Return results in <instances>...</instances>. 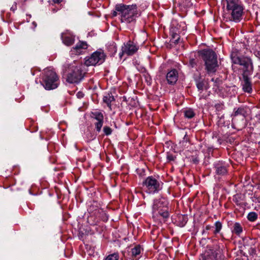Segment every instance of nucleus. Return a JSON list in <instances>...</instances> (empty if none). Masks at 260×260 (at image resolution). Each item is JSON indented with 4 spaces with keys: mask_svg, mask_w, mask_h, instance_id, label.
I'll return each mask as SVG.
<instances>
[{
    "mask_svg": "<svg viewBox=\"0 0 260 260\" xmlns=\"http://www.w3.org/2000/svg\"><path fill=\"white\" fill-rule=\"evenodd\" d=\"M68 68L66 70L68 72L66 81L70 83H78L80 82L84 77L82 64H66L64 66Z\"/></svg>",
    "mask_w": 260,
    "mask_h": 260,
    "instance_id": "nucleus-3",
    "label": "nucleus"
},
{
    "mask_svg": "<svg viewBox=\"0 0 260 260\" xmlns=\"http://www.w3.org/2000/svg\"><path fill=\"white\" fill-rule=\"evenodd\" d=\"M200 55L205 62V69L208 73H215L218 67L217 55L213 50H203Z\"/></svg>",
    "mask_w": 260,
    "mask_h": 260,
    "instance_id": "nucleus-1",
    "label": "nucleus"
},
{
    "mask_svg": "<svg viewBox=\"0 0 260 260\" xmlns=\"http://www.w3.org/2000/svg\"><path fill=\"white\" fill-rule=\"evenodd\" d=\"M170 35L171 36V42L177 44L178 43V41L180 39V37L179 35V31L176 27H172L170 29Z\"/></svg>",
    "mask_w": 260,
    "mask_h": 260,
    "instance_id": "nucleus-17",
    "label": "nucleus"
},
{
    "mask_svg": "<svg viewBox=\"0 0 260 260\" xmlns=\"http://www.w3.org/2000/svg\"><path fill=\"white\" fill-rule=\"evenodd\" d=\"M92 117L97 120V122L95 123V128L96 131L100 132L103 124L104 116L100 112H92Z\"/></svg>",
    "mask_w": 260,
    "mask_h": 260,
    "instance_id": "nucleus-12",
    "label": "nucleus"
},
{
    "mask_svg": "<svg viewBox=\"0 0 260 260\" xmlns=\"http://www.w3.org/2000/svg\"><path fill=\"white\" fill-rule=\"evenodd\" d=\"M117 12L116 10L115 11H113V12L112 13V16L113 17H115L117 16Z\"/></svg>",
    "mask_w": 260,
    "mask_h": 260,
    "instance_id": "nucleus-35",
    "label": "nucleus"
},
{
    "mask_svg": "<svg viewBox=\"0 0 260 260\" xmlns=\"http://www.w3.org/2000/svg\"><path fill=\"white\" fill-rule=\"evenodd\" d=\"M194 79L198 90L203 91L205 88L204 79L202 78L200 74H195Z\"/></svg>",
    "mask_w": 260,
    "mask_h": 260,
    "instance_id": "nucleus-15",
    "label": "nucleus"
},
{
    "mask_svg": "<svg viewBox=\"0 0 260 260\" xmlns=\"http://www.w3.org/2000/svg\"><path fill=\"white\" fill-rule=\"evenodd\" d=\"M211 80H212V81H214V78H212Z\"/></svg>",
    "mask_w": 260,
    "mask_h": 260,
    "instance_id": "nucleus-39",
    "label": "nucleus"
},
{
    "mask_svg": "<svg viewBox=\"0 0 260 260\" xmlns=\"http://www.w3.org/2000/svg\"><path fill=\"white\" fill-rule=\"evenodd\" d=\"M189 64L191 67H193L196 64L195 60L194 59H191L189 61Z\"/></svg>",
    "mask_w": 260,
    "mask_h": 260,
    "instance_id": "nucleus-31",
    "label": "nucleus"
},
{
    "mask_svg": "<svg viewBox=\"0 0 260 260\" xmlns=\"http://www.w3.org/2000/svg\"><path fill=\"white\" fill-rule=\"evenodd\" d=\"M138 50V47L134 42L129 41L122 47V54H126L127 55H132L135 53Z\"/></svg>",
    "mask_w": 260,
    "mask_h": 260,
    "instance_id": "nucleus-10",
    "label": "nucleus"
},
{
    "mask_svg": "<svg viewBox=\"0 0 260 260\" xmlns=\"http://www.w3.org/2000/svg\"><path fill=\"white\" fill-rule=\"evenodd\" d=\"M226 9L231 11L232 19L235 22H239L242 19L243 8L238 1H226Z\"/></svg>",
    "mask_w": 260,
    "mask_h": 260,
    "instance_id": "nucleus-7",
    "label": "nucleus"
},
{
    "mask_svg": "<svg viewBox=\"0 0 260 260\" xmlns=\"http://www.w3.org/2000/svg\"><path fill=\"white\" fill-rule=\"evenodd\" d=\"M184 113L185 117L188 118H191L195 115L193 111L191 109L185 110Z\"/></svg>",
    "mask_w": 260,
    "mask_h": 260,
    "instance_id": "nucleus-25",
    "label": "nucleus"
},
{
    "mask_svg": "<svg viewBox=\"0 0 260 260\" xmlns=\"http://www.w3.org/2000/svg\"><path fill=\"white\" fill-rule=\"evenodd\" d=\"M178 72L176 69H173L169 72L166 75V79L168 83L173 85L178 80Z\"/></svg>",
    "mask_w": 260,
    "mask_h": 260,
    "instance_id": "nucleus-13",
    "label": "nucleus"
},
{
    "mask_svg": "<svg viewBox=\"0 0 260 260\" xmlns=\"http://www.w3.org/2000/svg\"><path fill=\"white\" fill-rule=\"evenodd\" d=\"M105 260H118V255L117 253L109 255Z\"/></svg>",
    "mask_w": 260,
    "mask_h": 260,
    "instance_id": "nucleus-28",
    "label": "nucleus"
},
{
    "mask_svg": "<svg viewBox=\"0 0 260 260\" xmlns=\"http://www.w3.org/2000/svg\"><path fill=\"white\" fill-rule=\"evenodd\" d=\"M246 115V112L244 107H239L238 109H234V111L232 116L233 117H236L238 115H241L245 117Z\"/></svg>",
    "mask_w": 260,
    "mask_h": 260,
    "instance_id": "nucleus-22",
    "label": "nucleus"
},
{
    "mask_svg": "<svg viewBox=\"0 0 260 260\" xmlns=\"http://www.w3.org/2000/svg\"><path fill=\"white\" fill-rule=\"evenodd\" d=\"M115 10L121 14V22L130 23L133 20V17L138 14L136 5L118 4L116 5Z\"/></svg>",
    "mask_w": 260,
    "mask_h": 260,
    "instance_id": "nucleus-2",
    "label": "nucleus"
},
{
    "mask_svg": "<svg viewBox=\"0 0 260 260\" xmlns=\"http://www.w3.org/2000/svg\"><path fill=\"white\" fill-rule=\"evenodd\" d=\"M259 79H260V73H259Z\"/></svg>",
    "mask_w": 260,
    "mask_h": 260,
    "instance_id": "nucleus-40",
    "label": "nucleus"
},
{
    "mask_svg": "<svg viewBox=\"0 0 260 260\" xmlns=\"http://www.w3.org/2000/svg\"><path fill=\"white\" fill-rule=\"evenodd\" d=\"M257 218V215L256 213L252 212L249 213L247 215L248 219L250 221H255Z\"/></svg>",
    "mask_w": 260,
    "mask_h": 260,
    "instance_id": "nucleus-27",
    "label": "nucleus"
},
{
    "mask_svg": "<svg viewBox=\"0 0 260 260\" xmlns=\"http://www.w3.org/2000/svg\"><path fill=\"white\" fill-rule=\"evenodd\" d=\"M87 44L85 42H80L76 44L75 47L73 48V50L76 51L77 53L80 52L81 49H86L87 48Z\"/></svg>",
    "mask_w": 260,
    "mask_h": 260,
    "instance_id": "nucleus-20",
    "label": "nucleus"
},
{
    "mask_svg": "<svg viewBox=\"0 0 260 260\" xmlns=\"http://www.w3.org/2000/svg\"><path fill=\"white\" fill-rule=\"evenodd\" d=\"M15 5H13L12 7L11 8V10L13 11H14L15 10H16V3H14Z\"/></svg>",
    "mask_w": 260,
    "mask_h": 260,
    "instance_id": "nucleus-34",
    "label": "nucleus"
},
{
    "mask_svg": "<svg viewBox=\"0 0 260 260\" xmlns=\"http://www.w3.org/2000/svg\"><path fill=\"white\" fill-rule=\"evenodd\" d=\"M105 59V55L102 51L93 52L90 57L85 58V64L87 66H95L102 63Z\"/></svg>",
    "mask_w": 260,
    "mask_h": 260,
    "instance_id": "nucleus-9",
    "label": "nucleus"
},
{
    "mask_svg": "<svg viewBox=\"0 0 260 260\" xmlns=\"http://www.w3.org/2000/svg\"><path fill=\"white\" fill-rule=\"evenodd\" d=\"M199 159L197 157L192 158L191 161L194 164H197L199 162Z\"/></svg>",
    "mask_w": 260,
    "mask_h": 260,
    "instance_id": "nucleus-33",
    "label": "nucleus"
},
{
    "mask_svg": "<svg viewBox=\"0 0 260 260\" xmlns=\"http://www.w3.org/2000/svg\"><path fill=\"white\" fill-rule=\"evenodd\" d=\"M61 1H53L54 3V4H59L60 3Z\"/></svg>",
    "mask_w": 260,
    "mask_h": 260,
    "instance_id": "nucleus-36",
    "label": "nucleus"
},
{
    "mask_svg": "<svg viewBox=\"0 0 260 260\" xmlns=\"http://www.w3.org/2000/svg\"><path fill=\"white\" fill-rule=\"evenodd\" d=\"M77 96L78 98H82L84 96V94L82 92H78L77 93Z\"/></svg>",
    "mask_w": 260,
    "mask_h": 260,
    "instance_id": "nucleus-32",
    "label": "nucleus"
},
{
    "mask_svg": "<svg viewBox=\"0 0 260 260\" xmlns=\"http://www.w3.org/2000/svg\"><path fill=\"white\" fill-rule=\"evenodd\" d=\"M239 196L237 194V195H236V196H234V197H233V201L235 202H236L237 204H240L239 203V200H238Z\"/></svg>",
    "mask_w": 260,
    "mask_h": 260,
    "instance_id": "nucleus-30",
    "label": "nucleus"
},
{
    "mask_svg": "<svg viewBox=\"0 0 260 260\" xmlns=\"http://www.w3.org/2000/svg\"><path fill=\"white\" fill-rule=\"evenodd\" d=\"M42 84L47 90L57 88L58 85V77L56 73L52 70L46 71Z\"/></svg>",
    "mask_w": 260,
    "mask_h": 260,
    "instance_id": "nucleus-6",
    "label": "nucleus"
},
{
    "mask_svg": "<svg viewBox=\"0 0 260 260\" xmlns=\"http://www.w3.org/2000/svg\"><path fill=\"white\" fill-rule=\"evenodd\" d=\"M232 62L243 66V73H251L253 66L251 59L247 57L241 56L238 51H233L231 54Z\"/></svg>",
    "mask_w": 260,
    "mask_h": 260,
    "instance_id": "nucleus-4",
    "label": "nucleus"
},
{
    "mask_svg": "<svg viewBox=\"0 0 260 260\" xmlns=\"http://www.w3.org/2000/svg\"><path fill=\"white\" fill-rule=\"evenodd\" d=\"M251 73H243L242 78L243 80L241 81V85L242 86L243 90L246 92L250 93L252 90V83L250 79L248 76Z\"/></svg>",
    "mask_w": 260,
    "mask_h": 260,
    "instance_id": "nucleus-11",
    "label": "nucleus"
},
{
    "mask_svg": "<svg viewBox=\"0 0 260 260\" xmlns=\"http://www.w3.org/2000/svg\"><path fill=\"white\" fill-rule=\"evenodd\" d=\"M167 205V201L164 198L155 199L152 206V212L154 216L160 215L164 218H167L169 217Z\"/></svg>",
    "mask_w": 260,
    "mask_h": 260,
    "instance_id": "nucleus-5",
    "label": "nucleus"
},
{
    "mask_svg": "<svg viewBox=\"0 0 260 260\" xmlns=\"http://www.w3.org/2000/svg\"><path fill=\"white\" fill-rule=\"evenodd\" d=\"M143 187L149 193H154L161 189L160 183L152 176L148 177L142 183Z\"/></svg>",
    "mask_w": 260,
    "mask_h": 260,
    "instance_id": "nucleus-8",
    "label": "nucleus"
},
{
    "mask_svg": "<svg viewBox=\"0 0 260 260\" xmlns=\"http://www.w3.org/2000/svg\"><path fill=\"white\" fill-rule=\"evenodd\" d=\"M61 38L63 43L67 46H71L74 43V37L68 36L65 32L61 34Z\"/></svg>",
    "mask_w": 260,
    "mask_h": 260,
    "instance_id": "nucleus-18",
    "label": "nucleus"
},
{
    "mask_svg": "<svg viewBox=\"0 0 260 260\" xmlns=\"http://www.w3.org/2000/svg\"><path fill=\"white\" fill-rule=\"evenodd\" d=\"M103 131L104 133L107 136L110 135L112 133V129L109 126H104Z\"/></svg>",
    "mask_w": 260,
    "mask_h": 260,
    "instance_id": "nucleus-29",
    "label": "nucleus"
},
{
    "mask_svg": "<svg viewBox=\"0 0 260 260\" xmlns=\"http://www.w3.org/2000/svg\"><path fill=\"white\" fill-rule=\"evenodd\" d=\"M232 232L237 235H239L242 232V228L239 223L236 222L234 223Z\"/></svg>",
    "mask_w": 260,
    "mask_h": 260,
    "instance_id": "nucleus-24",
    "label": "nucleus"
},
{
    "mask_svg": "<svg viewBox=\"0 0 260 260\" xmlns=\"http://www.w3.org/2000/svg\"><path fill=\"white\" fill-rule=\"evenodd\" d=\"M214 226H215V229L213 233H214V234H216L220 232V231L221 230V229L222 228V224L220 221H217L215 223Z\"/></svg>",
    "mask_w": 260,
    "mask_h": 260,
    "instance_id": "nucleus-26",
    "label": "nucleus"
},
{
    "mask_svg": "<svg viewBox=\"0 0 260 260\" xmlns=\"http://www.w3.org/2000/svg\"><path fill=\"white\" fill-rule=\"evenodd\" d=\"M218 252L216 251H211L209 254L205 256V260H218Z\"/></svg>",
    "mask_w": 260,
    "mask_h": 260,
    "instance_id": "nucleus-23",
    "label": "nucleus"
},
{
    "mask_svg": "<svg viewBox=\"0 0 260 260\" xmlns=\"http://www.w3.org/2000/svg\"><path fill=\"white\" fill-rule=\"evenodd\" d=\"M114 100V97L111 93H108L103 97V102L107 104L111 110L112 109L111 103Z\"/></svg>",
    "mask_w": 260,
    "mask_h": 260,
    "instance_id": "nucleus-19",
    "label": "nucleus"
},
{
    "mask_svg": "<svg viewBox=\"0 0 260 260\" xmlns=\"http://www.w3.org/2000/svg\"><path fill=\"white\" fill-rule=\"evenodd\" d=\"M215 172L217 175H225L228 173L226 165L222 162H218L214 165Z\"/></svg>",
    "mask_w": 260,
    "mask_h": 260,
    "instance_id": "nucleus-14",
    "label": "nucleus"
},
{
    "mask_svg": "<svg viewBox=\"0 0 260 260\" xmlns=\"http://www.w3.org/2000/svg\"><path fill=\"white\" fill-rule=\"evenodd\" d=\"M206 230H209L211 229V226L209 225H207L206 228Z\"/></svg>",
    "mask_w": 260,
    "mask_h": 260,
    "instance_id": "nucleus-38",
    "label": "nucleus"
},
{
    "mask_svg": "<svg viewBox=\"0 0 260 260\" xmlns=\"http://www.w3.org/2000/svg\"><path fill=\"white\" fill-rule=\"evenodd\" d=\"M32 24L34 25V27H36L37 26V23L36 22H33Z\"/></svg>",
    "mask_w": 260,
    "mask_h": 260,
    "instance_id": "nucleus-37",
    "label": "nucleus"
},
{
    "mask_svg": "<svg viewBox=\"0 0 260 260\" xmlns=\"http://www.w3.org/2000/svg\"><path fill=\"white\" fill-rule=\"evenodd\" d=\"M142 248L140 245H138L131 249V256L133 260H138L141 257Z\"/></svg>",
    "mask_w": 260,
    "mask_h": 260,
    "instance_id": "nucleus-16",
    "label": "nucleus"
},
{
    "mask_svg": "<svg viewBox=\"0 0 260 260\" xmlns=\"http://www.w3.org/2000/svg\"><path fill=\"white\" fill-rule=\"evenodd\" d=\"M187 1H174V7L176 11H183L185 8V3Z\"/></svg>",
    "mask_w": 260,
    "mask_h": 260,
    "instance_id": "nucleus-21",
    "label": "nucleus"
}]
</instances>
